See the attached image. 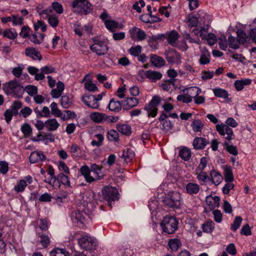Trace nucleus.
Instances as JSON below:
<instances>
[{"mask_svg":"<svg viewBox=\"0 0 256 256\" xmlns=\"http://www.w3.org/2000/svg\"><path fill=\"white\" fill-rule=\"evenodd\" d=\"M102 168V166L93 164L90 167L86 165L82 166L80 168V172L86 182L92 183L104 178Z\"/></svg>","mask_w":256,"mask_h":256,"instance_id":"f257e3e1","label":"nucleus"},{"mask_svg":"<svg viewBox=\"0 0 256 256\" xmlns=\"http://www.w3.org/2000/svg\"><path fill=\"white\" fill-rule=\"evenodd\" d=\"M78 242V244L82 249L91 250L96 246V240L90 234H83L82 232H78L74 233L73 238Z\"/></svg>","mask_w":256,"mask_h":256,"instance_id":"f03ea898","label":"nucleus"},{"mask_svg":"<svg viewBox=\"0 0 256 256\" xmlns=\"http://www.w3.org/2000/svg\"><path fill=\"white\" fill-rule=\"evenodd\" d=\"M89 212L82 210H75L70 214V218L73 224L80 228H82L86 224Z\"/></svg>","mask_w":256,"mask_h":256,"instance_id":"7ed1b4c3","label":"nucleus"},{"mask_svg":"<svg viewBox=\"0 0 256 256\" xmlns=\"http://www.w3.org/2000/svg\"><path fill=\"white\" fill-rule=\"evenodd\" d=\"M201 92V89L196 86L185 88L183 90L182 94L178 96L176 100L178 102L188 104L192 102L194 94H199Z\"/></svg>","mask_w":256,"mask_h":256,"instance_id":"20e7f679","label":"nucleus"},{"mask_svg":"<svg viewBox=\"0 0 256 256\" xmlns=\"http://www.w3.org/2000/svg\"><path fill=\"white\" fill-rule=\"evenodd\" d=\"M4 90L7 94L20 97L24 92V88L16 80H12L4 85Z\"/></svg>","mask_w":256,"mask_h":256,"instance_id":"39448f33","label":"nucleus"},{"mask_svg":"<svg viewBox=\"0 0 256 256\" xmlns=\"http://www.w3.org/2000/svg\"><path fill=\"white\" fill-rule=\"evenodd\" d=\"M74 11L78 14H86L92 10V6L87 0H74L72 2Z\"/></svg>","mask_w":256,"mask_h":256,"instance_id":"423d86ee","label":"nucleus"},{"mask_svg":"<svg viewBox=\"0 0 256 256\" xmlns=\"http://www.w3.org/2000/svg\"><path fill=\"white\" fill-rule=\"evenodd\" d=\"M178 221L174 217L166 216L162 223L161 226L163 231L168 234L174 233L178 228Z\"/></svg>","mask_w":256,"mask_h":256,"instance_id":"0eeeda50","label":"nucleus"},{"mask_svg":"<svg viewBox=\"0 0 256 256\" xmlns=\"http://www.w3.org/2000/svg\"><path fill=\"white\" fill-rule=\"evenodd\" d=\"M94 44L90 46V50L98 56L106 54L108 51V47L106 42L96 38H92Z\"/></svg>","mask_w":256,"mask_h":256,"instance_id":"6e6552de","label":"nucleus"},{"mask_svg":"<svg viewBox=\"0 0 256 256\" xmlns=\"http://www.w3.org/2000/svg\"><path fill=\"white\" fill-rule=\"evenodd\" d=\"M181 196L176 192H169L164 198V202L170 207H178L180 204Z\"/></svg>","mask_w":256,"mask_h":256,"instance_id":"1a4fd4ad","label":"nucleus"},{"mask_svg":"<svg viewBox=\"0 0 256 256\" xmlns=\"http://www.w3.org/2000/svg\"><path fill=\"white\" fill-rule=\"evenodd\" d=\"M104 198L110 204L111 202L118 199V192L116 188L111 186L104 188L102 190Z\"/></svg>","mask_w":256,"mask_h":256,"instance_id":"9d476101","label":"nucleus"},{"mask_svg":"<svg viewBox=\"0 0 256 256\" xmlns=\"http://www.w3.org/2000/svg\"><path fill=\"white\" fill-rule=\"evenodd\" d=\"M160 102V98L158 96H154L150 102L145 106L144 110L147 111L148 117H155L157 114V106Z\"/></svg>","mask_w":256,"mask_h":256,"instance_id":"9b49d317","label":"nucleus"},{"mask_svg":"<svg viewBox=\"0 0 256 256\" xmlns=\"http://www.w3.org/2000/svg\"><path fill=\"white\" fill-rule=\"evenodd\" d=\"M216 130L218 134L223 136H225V138L228 140H230L234 138V134L232 130L227 125L222 124L216 125Z\"/></svg>","mask_w":256,"mask_h":256,"instance_id":"f8f14e48","label":"nucleus"},{"mask_svg":"<svg viewBox=\"0 0 256 256\" xmlns=\"http://www.w3.org/2000/svg\"><path fill=\"white\" fill-rule=\"evenodd\" d=\"M168 116L164 112H162L158 120L162 126L161 129L164 132L172 130L174 127L172 122L168 119Z\"/></svg>","mask_w":256,"mask_h":256,"instance_id":"ddd939ff","label":"nucleus"},{"mask_svg":"<svg viewBox=\"0 0 256 256\" xmlns=\"http://www.w3.org/2000/svg\"><path fill=\"white\" fill-rule=\"evenodd\" d=\"M82 100L89 108L93 109H98L99 108L100 104L96 102V96L85 94L82 97Z\"/></svg>","mask_w":256,"mask_h":256,"instance_id":"4468645a","label":"nucleus"},{"mask_svg":"<svg viewBox=\"0 0 256 256\" xmlns=\"http://www.w3.org/2000/svg\"><path fill=\"white\" fill-rule=\"evenodd\" d=\"M52 10L51 8H47L41 12L43 18L48 20L49 24L53 28L56 27L59 21L56 16H52Z\"/></svg>","mask_w":256,"mask_h":256,"instance_id":"2eb2a0df","label":"nucleus"},{"mask_svg":"<svg viewBox=\"0 0 256 256\" xmlns=\"http://www.w3.org/2000/svg\"><path fill=\"white\" fill-rule=\"evenodd\" d=\"M92 30V26L90 24L82 26L80 24L76 23L74 25V31L76 34L79 36H82L84 32L90 34Z\"/></svg>","mask_w":256,"mask_h":256,"instance_id":"dca6fc26","label":"nucleus"},{"mask_svg":"<svg viewBox=\"0 0 256 256\" xmlns=\"http://www.w3.org/2000/svg\"><path fill=\"white\" fill-rule=\"evenodd\" d=\"M129 32L130 37L134 40H142L146 38L145 32L136 27H133L130 29Z\"/></svg>","mask_w":256,"mask_h":256,"instance_id":"f3484780","label":"nucleus"},{"mask_svg":"<svg viewBox=\"0 0 256 256\" xmlns=\"http://www.w3.org/2000/svg\"><path fill=\"white\" fill-rule=\"evenodd\" d=\"M25 54L32 58L33 60H40L42 56L40 52L33 47H28L25 48Z\"/></svg>","mask_w":256,"mask_h":256,"instance_id":"a211bd4d","label":"nucleus"},{"mask_svg":"<svg viewBox=\"0 0 256 256\" xmlns=\"http://www.w3.org/2000/svg\"><path fill=\"white\" fill-rule=\"evenodd\" d=\"M201 55L199 60L200 64L204 65L210 62V54L208 50L204 46H200Z\"/></svg>","mask_w":256,"mask_h":256,"instance_id":"6ab92c4d","label":"nucleus"},{"mask_svg":"<svg viewBox=\"0 0 256 256\" xmlns=\"http://www.w3.org/2000/svg\"><path fill=\"white\" fill-rule=\"evenodd\" d=\"M139 104V100L136 98H127L122 102V106L124 110H128L136 106Z\"/></svg>","mask_w":256,"mask_h":256,"instance_id":"aec40b11","label":"nucleus"},{"mask_svg":"<svg viewBox=\"0 0 256 256\" xmlns=\"http://www.w3.org/2000/svg\"><path fill=\"white\" fill-rule=\"evenodd\" d=\"M206 204L211 210L220 206V198L218 196H208L206 198Z\"/></svg>","mask_w":256,"mask_h":256,"instance_id":"412c9836","label":"nucleus"},{"mask_svg":"<svg viewBox=\"0 0 256 256\" xmlns=\"http://www.w3.org/2000/svg\"><path fill=\"white\" fill-rule=\"evenodd\" d=\"M91 120L96 123H103L106 122L108 116L105 114L94 112L90 114Z\"/></svg>","mask_w":256,"mask_h":256,"instance_id":"4be33fe9","label":"nucleus"},{"mask_svg":"<svg viewBox=\"0 0 256 256\" xmlns=\"http://www.w3.org/2000/svg\"><path fill=\"white\" fill-rule=\"evenodd\" d=\"M60 126V123L54 118H48L46 121V128L48 131L56 130Z\"/></svg>","mask_w":256,"mask_h":256,"instance_id":"5701e85b","label":"nucleus"},{"mask_svg":"<svg viewBox=\"0 0 256 256\" xmlns=\"http://www.w3.org/2000/svg\"><path fill=\"white\" fill-rule=\"evenodd\" d=\"M54 72V69L51 66H46L40 68V73L36 74L34 78L36 80H42L44 78V74H48Z\"/></svg>","mask_w":256,"mask_h":256,"instance_id":"b1692460","label":"nucleus"},{"mask_svg":"<svg viewBox=\"0 0 256 256\" xmlns=\"http://www.w3.org/2000/svg\"><path fill=\"white\" fill-rule=\"evenodd\" d=\"M46 159V156L44 154L38 151H34L31 153L29 160L31 163H36L40 161L44 160Z\"/></svg>","mask_w":256,"mask_h":256,"instance_id":"393cba45","label":"nucleus"},{"mask_svg":"<svg viewBox=\"0 0 256 256\" xmlns=\"http://www.w3.org/2000/svg\"><path fill=\"white\" fill-rule=\"evenodd\" d=\"M104 24L106 28L112 32H114L116 29H122L123 28L122 24H120L117 22L112 20H106Z\"/></svg>","mask_w":256,"mask_h":256,"instance_id":"a878e982","label":"nucleus"},{"mask_svg":"<svg viewBox=\"0 0 256 256\" xmlns=\"http://www.w3.org/2000/svg\"><path fill=\"white\" fill-rule=\"evenodd\" d=\"M208 143V140L206 138L197 137L194 139L192 144L195 149L202 150L204 149Z\"/></svg>","mask_w":256,"mask_h":256,"instance_id":"bb28decb","label":"nucleus"},{"mask_svg":"<svg viewBox=\"0 0 256 256\" xmlns=\"http://www.w3.org/2000/svg\"><path fill=\"white\" fill-rule=\"evenodd\" d=\"M200 37H201L202 40H206L208 44L211 46L214 45L217 42L216 36L212 33L205 34L202 32L200 34Z\"/></svg>","mask_w":256,"mask_h":256,"instance_id":"cd10ccee","label":"nucleus"},{"mask_svg":"<svg viewBox=\"0 0 256 256\" xmlns=\"http://www.w3.org/2000/svg\"><path fill=\"white\" fill-rule=\"evenodd\" d=\"M252 80L250 79H242L236 80L234 83V86L236 90L240 91L244 89L245 86L250 84Z\"/></svg>","mask_w":256,"mask_h":256,"instance_id":"c85d7f7f","label":"nucleus"},{"mask_svg":"<svg viewBox=\"0 0 256 256\" xmlns=\"http://www.w3.org/2000/svg\"><path fill=\"white\" fill-rule=\"evenodd\" d=\"M166 59L168 62L174 63L180 60V56L176 51L170 50L166 54Z\"/></svg>","mask_w":256,"mask_h":256,"instance_id":"c756f323","label":"nucleus"},{"mask_svg":"<svg viewBox=\"0 0 256 256\" xmlns=\"http://www.w3.org/2000/svg\"><path fill=\"white\" fill-rule=\"evenodd\" d=\"M210 174L212 182L216 186H218L222 182L223 178L219 172L213 170L210 172Z\"/></svg>","mask_w":256,"mask_h":256,"instance_id":"7c9ffc66","label":"nucleus"},{"mask_svg":"<svg viewBox=\"0 0 256 256\" xmlns=\"http://www.w3.org/2000/svg\"><path fill=\"white\" fill-rule=\"evenodd\" d=\"M186 192L190 194H196L200 190V186L195 183L189 182L186 187Z\"/></svg>","mask_w":256,"mask_h":256,"instance_id":"2f4dec72","label":"nucleus"},{"mask_svg":"<svg viewBox=\"0 0 256 256\" xmlns=\"http://www.w3.org/2000/svg\"><path fill=\"white\" fill-rule=\"evenodd\" d=\"M122 107V103H120L119 101H116L114 99L110 100L108 108L109 110L112 112H118Z\"/></svg>","mask_w":256,"mask_h":256,"instance_id":"473e14b6","label":"nucleus"},{"mask_svg":"<svg viewBox=\"0 0 256 256\" xmlns=\"http://www.w3.org/2000/svg\"><path fill=\"white\" fill-rule=\"evenodd\" d=\"M60 104L64 108H68L72 104V96H64L60 100Z\"/></svg>","mask_w":256,"mask_h":256,"instance_id":"72a5a7b5","label":"nucleus"},{"mask_svg":"<svg viewBox=\"0 0 256 256\" xmlns=\"http://www.w3.org/2000/svg\"><path fill=\"white\" fill-rule=\"evenodd\" d=\"M224 178L226 182H232L234 180V176L231 168L228 166H224Z\"/></svg>","mask_w":256,"mask_h":256,"instance_id":"f704fd0d","label":"nucleus"},{"mask_svg":"<svg viewBox=\"0 0 256 256\" xmlns=\"http://www.w3.org/2000/svg\"><path fill=\"white\" fill-rule=\"evenodd\" d=\"M147 78L153 82L160 80L162 78V74L156 71L147 70Z\"/></svg>","mask_w":256,"mask_h":256,"instance_id":"c9c22d12","label":"nucleus"},{"mask_svg":"<svg viewBox=\"0 0 256 256\" xmlns=\"http://www.w3.org/2000/svg\"><path fill=\"white\" fill-rule=\"evenodd\" d=\"M192 156L190 149L184 147L182 148L179 152V156L184 160L188 161Z\"/></svg>","mask_w":256,"mask_h":256,"instance_id":"e433bc0d","label":"nucleus"},{"mask_svg":"<svg viewBox=\"0 0 256 256\" xmlns=\"http://www.w3.org/2000/svg\"><path fill=\"white\" fill-rule=\"evenodd\" d=\"M134 156L135 154L134 150L130 148L124 150L123 152L122 156L126 163L130 162L134 157Z\"/></svg>","mask_w":256,"mask_h":256,"instance_id":"4c0bfd02","label":"nucleus"},{"mask_svg":"<svg viewBox=\"0 0 256 256\" xmlns=\"http://www.w3.org/2000/svg\"><path fill=\"white\" fill-rule=\"evenodd\" d=\"M150 61L156 67H160L165 64V61L162 58L154 54L151 56Z\"/></svg>","mask_w":256,"mask_h":256,"instance_id":"58836bf2","label":"nucleus"},{"mask_svg":"<svg viewBox=\"0 0 256 256\" xmlns=\"http://www.w3.org/2000/svg\"><path fill=\"white\" fill-rule=\"evenodd\" d=\"M28 186L26 182L23 180H20L18 181L16 184L14 186V190L17 193L22 192Z\"/></svg>","mask_w":256,"mask_h":256,"instance_id":"ea45409f","label":"nucleus"},{"mask_svg":"<svg viewBox=\"0 0 256 256\" xmlns=\"http://www.w3.org/2000/svg\"><path fill=\"white\" fill-rule=\"evenodd\" d=\"M2 36L10 40H14L18 36L16 30L14 28H9L2 32Z\"/></svg>","mask_w":256,"mask_h":256,"instance_id":"a19ab883","label":"nucleus"},{"mask_svg":"<svg viewBox=\"0 0 256 256\" xmlns=\"http://www.w3.org/2000/svg\"><path fill=\"white\" fill-rule=\"evenodd\" d=\"M214 227L215 224L212 220L207 221L202 225L203 231L207 233H211L214 230Z\"/></svg>","mask_w":256,"mask_h":256,"instance_id":"79ce46f5","label":"nucleus"},{"mask_svg":"<svg viewBox=\"0 0 256 256\" xmlns=\"http://www.w3.org/2000/svg\"><path fill=\"white\" fill-rule=\"evenodd\" d=\"M116 128L118 132L124 135H130L131 134V127L127 124H118Z\"/></svg>","mask_w":256,"mask_h":256,"instance_id":"37998d69","label":"nucleus"},{"mask_svg":"<svg viewBox=\"0 0 256 256\" xmlns=\"http://www.w3.org/2000/svg\"><path fill=\"white\" fill-rule=\"evenodd\" d=\"M214 96L218 98H227L228 94L227 91L220 88H215L212 90Z\"/></svg>","mask_w":256,"mask_h":256,"instance_id":"c03bdc74","label":"nucleus"},{"mask_svg":"<svg viewBox=\"0 0 256 256\" xmlns=\"http://www.w3.org/2000/svg\"><path fill=\"white\" fill-rule=\"evenodd\" d=\"M38 236L40 238V243L44 248H46L50 244V239L49 236L44 234H41L40 232L37 233Z\"/></svg>","mask_w":256,"mask_h":256,"instance_id":"a18cd8bd","label":"nucleus"},{"mask_svg":"<svg viewBox=\"0 0 256 256\" xmlns=\"http://www.w3.org/2000/svg\"><path fill=\"white\" fill-rule=\"evenodd\" d=\"M50 256H69L68 252L64 249L56 248L50 252Z\"/></svg>","mask_w":256,"mask_h":256,"instance_id":"49530a36","label":"nucleus"},{"mask_svg":"<svg viewBox=\"0 0 256 256\" xmlns=\"http://www.w3.org/2000/svg\"><path fill=\"white\" fill-rule=\"evenodd\" d=\"M178 34L175 30L172 31L168 36V42L172 46H174L176 42L178 39Z\"/></svg>","mask_w":256,"mask_h":256,"instance_id":"de8ad7c7","label":"nucleus"},{"mask_svg":"<svg viewBox=\"0 0 256 256\" xmlns=\"http://www.w3.org/2000/svg\"><path fill=\"white\" fill-rule=\"evenodd\" d=\"M191 126L194 132H200L204 126V124L201 120H196L192 122Z\"/></svg>","mask_w":256,"mask_h":256,"instance_id":"09e8293b","label":"nucleus"},{"mask_svg":"<svg viewBox=\"0 0 256 256\" xmlns=\"http://www.w3.org/2000/svg\"><path fill=\"white\" fill-rule=\"evenodd\" d=\"M70 152L73 157L77 158L82 155L80 148L76 144H73L70 146Z\"/></svg>","mask_w":256,"mask_h":256,"instance_id":"8fccbe9b","label":"nucleus"},{"mask_svg":"<svg viewBox=\"0 0 256 256\" xmlns=\"http://www.w3.org/2000/svg\"><path fill=\"white\" fill-rule=\"evenodd\" d=\"M20 130L25 137L29 136L32 134V128L28 123H24L22 124Z\"/></svg>","mask_w":256,"mask_h":256,"instance_id":"3c124183","label":"nucleus"},{"mask_svg":"<svg viewBox=\"0 0 256 256\" xmlns=\"http://www.w3.org/2000/svg\"><path fill=\"white\" fill-rule=\"evenodd\" d=\"M181 243L178 239H172L168 242V246L173 251H176L180 246Z\"/></svg>","mask_w":256,"mask_h":256,"instance_id":"603ef678","label":"nucleus"},{"mask_svg":"<svg viewBox=\"0 0 256 256\" xmlns=\"http://www.w3.org/2000/svg\"><path fill=\"white\" fill-rule=\"evenodd\" d=\"M94 137L96 138V140H94L92 141V146H102V142L104 140V136L102 134H97L94 136Z\"/></svg>","mask_w":256,"mask_h":256,"instance_id":"864d4df0","label":"nucleus"},{"mask_svg":"<svg viewBox=\"0 0 256 256\" xmlns=\"http://www.w3.org/2000/svg\"><path fill=\"white\" fill-rule=\"evenodd\" d=\"M242 218L240 216H237L235 218L232 224L231 225L230 228L232 230L236 231L240 226L242 222Z\"/></svg>","mask_w":256,"mask_h":256,"instance_id":"5fc2aeb1","label":"nucleus"},{"mask_svg":"<svg viewBox=\"0 0 256 256\" xmlns=\"http://www.w3.org/2000/svg\"><path fill=\"white\" fill-rule=\"evenodd\" d=\"M52 114L56 117L60 118L61 116L62 112L58 108L57 104L52 102L50 106Z\"/></svg>","mask_w":256,"mask_h":256,"instance_id":"6e6d98bb","label":"nucleus"},{"mask_svg":"<svg viewBox=\"0 0 256 256\" xmlns=\"http://www.w3.org/2000/svg\"><path fill=\"white\" fill-rule=\"evenodd\" d=\"M68 196V193L66 192H62L55 198L56 203L60 206L66 200Z\"/></svg>","mask_w":256,"mask_h":256,"instance_id":"4d7b16f0","label":"nucleus"},{"mask_svg":"<svg viewBox=\"0 0 256 256\" xmlns=\"http://www.w3.org/2000/svg\"><path fill=\"white\" fill-rule=\"evenodd\" d=\"M84 88L88 91L95 92L98 90L96 84L91 80H87L84 83Z\"/></svg>","mask_w":256,"mask_h":256,"instance_id":"13d9d810","label":"nucleus"},{"mask_svg":"<svg viewBox=\"0 0 256 256\" xmlns=\"http://www.w3.org/2000/svg\"><path fill=\"white\" fill-rule=\"evenodd\" d=\"M228 44L230 48L236 49L238 48V44L240 43L238 38L236 39L234 37L230 36L228 38Z\"/></svg>","mask_w":256,"mask_h":256,"instance_id":"bf43d9fd","label":"nucleus"},{"mask_svg":"<svg viewBox=\"0 0 256 256\" xmlns=\"http://www.w3.org/2000/svg\"><path fill=\"white\" fill-rule=\"evenodd\" d=\"M64 112V114H62V112L61 116H60V119L63 121L67 120L71 118H74L76 116L75 113L70 110H66Z\"/></svg>","mask_w":256,"mask_h":256,"instance_id":"052dcab7","label":"nucleus"},{"mask_svg":"<svg viewBox=\"0 0 256 256\" xmlns=\"http://www.w3.org/2000/svg\"><path fill=\"white\" fill-rule=\"evenodd\" d=\"M44 182H46L48 183L50 185H52L53 187H58L60 186V184L59 182L58 176H51L49 178H48V180H45Z\"/></svg>","mask_w":256,"mask_h":256,"instance_id":"680f3d73","label":"nucleus"},{"mask_svg":"<svg viewBox=\"0 0 256 256\" xmlns=\"http://www.w3.org/2000/svg\"><path fill=\"white\" fill-rule=\"evenodd\" d=\"M108 138L109 140L116 142L118 140V134L115 130H110L108 132Z\"/></svg>","mask_w":256,"mask_h":256,"instance_id":"e2e57ef3","label":"nucleus"},{"mask_svg":"<svg viewBox=\"0 0 256 256\" xmlns=\"http://www.w3.org/2000/svg\"><path fill=\"white\" fill-rule=\"evenodd\" d=\"M58 178L61 182L66 186L70 187V181L68 177L63 173H60L58 174Z\"/></svg>","mask_w":256,"mask_h":256,"instance_id":"0e129e2a","label":"nucleus"},{"mask_svg":"<svg viewBox=\"0 0 256 256\" xmlns=\"http://www.w3.org/2000/svg\"><path fill=\"white\" fill-rule=\"evenodd\" d=\"M238 42L244 44L248 41V37L243 30H238L237 32Z\"/></svg>","mask_w":256,"mask_h":256,"instance_id":"69168bd1","label":"nucleus"},{"mask_svg":"<svg viewBox=\"0 0 256 256\" xmlns=\"http://www.w3.org/2000/svg\"><path fill=\"white\" fill-rule=\"evenodd\" d=\"M166 38L164 34H158L156 36H152L148 40V42L150 46H152V43L157 42L159 40H162Z\"/></svg>","mask_w":256,"mask_h":256,"instance_id":"338daca9","label":"nucleus"},{"mask_svg":"<svg viewBox=\"0 0 256 256\" xmlns=\"http://www.w3.org/2000/svg\"><path fill=\"white\" fill-rule=\"evenodd\" d=\"M12 22L13 26H22L24 23V19L16 15L12 16Z\"/></svg>","mask_w":256,"mask_h":256,"instance_id":"774afa93","label":"nucleus"}]
</instances>
